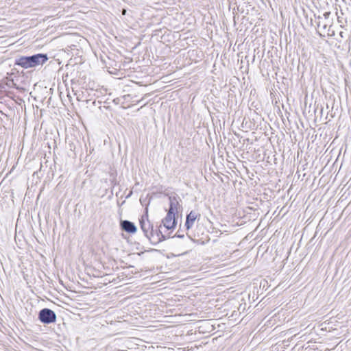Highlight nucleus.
<instances>
[{
	"mask_svg": "<svg viewBox=\"0 0 351 351\" xmlns=\"http://www.w3.org/2000/svg\"><path fill=\"white\" fill-rule=\"evenodd\" d=\"M49 60L47 53H36L32 56H21L14 60V65L24 69L36 68L45 64Z\"/></svg>",
	"mask_w": 351,
	"mask_h": 351,
	"instance_id": "1",
	"label": "nucleus"
},
{
	"mask_svg": "<svg viewBox=\"0 0 351 351\" xmlns=\"http://www.w3.org/2000/svg\"><path fill=\"white\" fill-rule=\"evenodd\" d=\"M169 238V235H165V233H163L162 224H160L156 225V228L153 226V232L151 233L149 240L153 245H157Z\"/></svg>",
	"mask_w": 351,
	"mask_h": 351,
	"instance_id": "2",
	"label": "nucleus"
},
{
	"mask_svg": "<svg viewBox=\"0 0 351 351\" xmlns=\"http://www.w3.org/2000/svg\"><path fill=\"white\" fill-rule=\"evenodd\" d=\"M38 318L41 323L50 324L56 322L57 317L53 310L44 308L39 311Z\"/></svg>",
	"mask_w": 351,
	"mask_h": 351,
	"instance_id": "3",
	"label": "nucleus"
},
{
	"mask_svg": "<svg viewBox=\"0 0 351 351\" xmlns=\"http://www.w3.org/2000/svg\"><path fill=\"white\" fill-rule=\"evenodd\" d=\"M140 227L144 233V235L149 239L150 234L153 232L154 225L148 219V210L145 209V213L139 219Z\"/></svg>",
	"mask_w": 351,
	"mask_h": 351,
	"instance_id": "4",
	"label": "nucleus"
},
{
	"mask_svg": "<svg viewBox=\"0 0 351 351\" xmlns=\"http://www.w3.org/2000/svg\"><path fill=\"white\" fill-rule=\"evenodd\" d=\"M169 208L167 213L176 215L178 216L179 210L182 208L180 202H181L180 197L176 193L173 195H169Z\"/></svg>",
	"mask_w": 351,
	"mask_h": 351,
	"instance_id": "5",
	"label": "nucleus"
},
{
	"mask_svg": "<svg viewBox=\"0 0 351 351\" xmlns=\"http://www.w3.org/2000/svg\"><path fill=\"white\" fill-rule=\"evenodd\" d=\"M160 224L167 230H174L177 225V215L167 213Z\"/></svg>",
	"mask_w": 351,
	"mask_h": 351,
	"instance_id": "6",
	"label": "nucleus"
},
{
	"mask_svg": "<svg viewBox=\"0 0 351 351\" xmlns=\"http://www.w3.org/2000/svg\"><path fill=\"white\" fill-rule=\"evenodd\" d=\"M199 217L200 214L195 210H191L189 214H187L186 217V221L184 225L185 230H190L193 227L195 221Z\"/></svg>",
	"mask_w": 351,
	"mask_h": 351,
	"instance_id": "7",
	"label": "nucleus"
},
{
	"mask_svg": "<svg viewBox=\"0 0 351 351\" xmlns=\"http://www.w3.org/2000/svg\"><path fill=\"white\" fill-rule=\"evenodd\" d=\"M120 226L122 230L130 234H134L137 231L135 224L128 220L121 221Z\"/></svg>",
	"mask_w": 351,
	"mask_h": 351,
	"instance_id": "8",
	"label": "nucleus"
},
{
	"mask_svg": "<svg viewBox=\"0 0 351 351\" xmlns=\"http://www.w3.org/2000/svg\"><path fill=\"white\" fill-rule=\"evenodd\" d=\"M317 19H318V20H320V19H321V16H317ZM317 28H318V29H322V30H323L324 32H325V30H326V29H327V27H328V25H327L326 24H324V25L321 24L320 21H318L317 22Z\"/></svg>",
	"mask_w": 351,
	"mask_h": 351,
	"instance_id": "9",
	"label": "nucleus"
},
{
	"mask_svg": "<svg viewBox=\"0 0 351 351\" xmlns=\"http://www.w3.org/2000/svg\"><path fill=\"white\" fill-rule=\"evenodd\" d=\"M184 231L180 228L177 232L174 234V236L172 237V238L177 237L180 239H183L184 237Z\"/></svg>",
	"mask_w": 351,
	"mask_h": 351,
	"instance_id": "10",
	"label": "nucleus"
},
{
	"mask_svg": "<svg viewBox=\"0 0 351 351\" xmlns=\"http://www.w3.org/2000/svg\"><path fill=\"white\" fill-rule=\"evenodd\" d=\"M330 15V12H326L323 14V16H324L325 19H328Z\"/></svg>",
	"mask_w": 351,
	"mask_h": 351,
	"instance_id": "11",
	"label": "nucleus"
},
{
	"mask_svg": "<svg viewBox=\"0 0 351 351\" xmlns=\"http://www.w3.org/2000/svg\"><path fill=\"white\" fill-rule=\"evenodd\" d=\"M167 231L168 230H167L164 231L163 233H165V235H169L171 237L170 232H167Z\"/></svg>",
	"mask_w": 351,
	"mask_h": 351,
	"instance_id": "12",
	"label": "nucleus"
},
{
	"mask_svg": "<svg viewBox=\"0 0 351 351\" xmlns=\"http://www.w3.org/2000/svg\"><path fill=\"white\" fill-rule=\"evenodd\" d=\"M114 102H115V103H116V104H118L117 100L114 99Z\"/></svg>",
	"mask_w": 351,
	"mask_h": 351,
	"instance_id": "13",
	"label": "nucleus"
},
{
	"mask_svg": "<svg viewBox=\"0 0 351 351\" xmlns=\"http://www.w3.org/2000/svg\"><path fill=\"white\" fill-rule=\"evenodd\" d=\"M114 102H115V103H116V104H118L117 100L114 99Z\"/></svg>",
	"mask_w": 351,
	"mask_h": 351,
	"instance_id": "14",
	"label": "nucleus"
},
{
	"mask_svg": "<svg viewBox=\"0 0 351 351\" xmlns=\"http://www.w3.org/2000/svg\"><path fill=\"white\" fill-rule=\"evenodd\" d=\"M114 102H115V103H116V104H118L117 100L114 99Z\"/></svg>",
	"mask_w": 351,
	"mask_h": 351,
	"instance_id": "15",
	"label": "nucleus"
},
{
	"mask_svg": "<svg viewBox=\"0 0 351 351\" xmlns=\"http://www.w3.org/2000/svg\"><path fill=\"white\" fill-rule=\"evenodd\" d=\"M125 12H126V10H123V14H125Z\"/></svg>",
	"mask_w": 351,
	"mask_h": 351,
	"instance_id": "16",
	"label": "nucleus"
},
{
	"mask_svg": "<svg viewBox=\"0 0 351 351\" xmlns=\"http://www.w3.org/2000/svg\"><path fill=\"white\" fill-rule=\"evenodd\" d=\"M186 236H188V237H189L190 239H191V237H190V235H189V234H186Z\"/></svg>",
	"mask_w": 351,
	"mask_h": 351,
	"instance_id": "17",
	"label": "nucleus"
},
{
	"mask_svg": "<svg viewBox=\"0 0 351 351\" xmlns=\"http://www.w3.org/2000/svg\"><path fill=\"white\" fill-rule=\"evenodd\" d=\"M186 236H188V237H189L190 239H191V237H190V235H189V234H186Z\"/></svg>",
	"mask_w": 351,
	"mask_h": 351,
	"instance_id": "18",
	"label": "nucleus"
},
{
	"mask_svg": "<svg viewBox=\"0 0 351 351\" xmlns=\"http://www.w3.org/2000/svg\"><path fill=\"white\" fill-rule=\"evenodd\" d=\"M12 83H13L14 87H16V84H14L13 82H12Z\"/></svg>",
	"mask_w": 351,
	"mask_h": 351,
	"instance_id": "19",
	"label": "nucleus"
}]
</instances>
